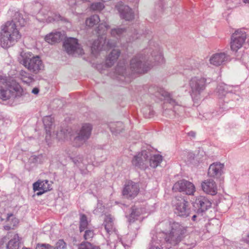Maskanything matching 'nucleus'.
<instances>
[{
  "label": "nucleus",
  "instance_id": "1",
  "mask_svg": "<svg viewBox=\"0 0 249 249\" xmlns=\"http://www.w3.org/2000/svg\"><path fill=\"white\" fill-rule=\"evenodd\" d=\"M154 60L157 63L164 62L162 51L159 46L145 50L135 55L130 60L129 68H126L124 61H120L115 69V73L120 80L130 82V75L141 74L148 71L153 66Z\"/></svg>",
  "mask_w": 249,
  "mask_h": 249
},
{
  "label": "nucleus",
  "instance_id": "2",
  "mask_svg": "<svg viewBox=\"0 0 249 249\" xmlns=\"http://www.w3.org/2000/svg\"><path fill=\"white\" fill-rule=\"evenodd\" d=\"M158 227L161 230L155 237H153L148 249H163V245L169 248L168 244L175 246L179 243L186 232V229L178 222L164 220L159 223Z\"/></svg>",
  "mask_w": 249,
  "mask_h": 249
},
{
  "label": "nucleus",
  "instance_id": "3",
  "mask_svg": "<svg viewBox=\"0 0 249 249\" xmlns=\"http://www.w3.org/2000/svg\"><path fill=\"white\" fill-rule=\"evenodd\" d=\"M26 23L22 16L16 13L12 21L6 22L2 26L0 32L1 46L3 48H8L15 44L21 36L18 27H23Z\"/></svg>",
  "mask_w": 249,
  "mask_h": 249
},
{
  "label": "nucleus",
  "instance_id": "4",
  "mask_svg": "<svg viewBox=\"0 0 249 249\" xmlns=\"http://www.w3.org/2000/svg\"><path fill=\"white\" fill-rule=\"evenodd\" d=\"M0 84L7 87V89H4L0 86V99L3 100L19 97L24 94L21 86L11 77L5 75L0 76Z\"/></svg>",
  "mask_w": 249,
  "mask_h": 249
},
{
  "label": "nucleus",
  "instance_id": "5",
  "mask_svg": "<svg viewBox=\"0 0 249 249\" xmlns=\"http://www.w3.org/2000/svg\"><path fill=\"white\" fill-rule=\"evenodd\" d=\"M20 62L30 71L36 74L44 68V65L40 58L35 56L31 52L22 51L20 53Z\"/></svg>",
  "mask_w": 249,
  "mask_h": 249
},
{
  "label": "nucleus",
  "instance_id": "6",
  "mask_svg": "<svg viewBox=\"0 0 249 249\" xmlns=\"http://www.w3.org/2000/svg\"><path fill=\"white\" fill-rule=\"evenodd\" d=\"M189 86L192 97L197 100L201 92L205 89L206 79L199 76L193 77L189 81Z\"/></svg>",
  "mask_w": 249,
  "mask_h": 249
},
{
  "label": "nucleus",
  "instance_id": "7",
  "mask_svg": "<svg viewBox=\"0 0 249 249\" xmlns=\"http://www.w3.org/2000/svg\"><path fill=\"white\" fill-rule=\"evenodd\" d=\"M247 33L243 29H239L235 31L231 36L230 47L231 50L236 53L241 49L245 42Z\"/></svg>",
  "mask_w": 249,
  "mask_h": 249
},
{
  "label": "nucleus",
  "instance_id": "8",
  "mask_svg": "<svg viewBox=\"0 0 249 249\" xmlns=\"http://www.w3.org/2000/svg\"><path fill=\"white\" fill-rule=\"evenodd\" d=\"M117 44L116 41L107 40L103 36H100L98 39L94 41L91 47V53L96 55L102 50H107L115 47Z\"/></svg>",
  "mask_w": 249,
  "mask_h": 249
},
{
  "label": "nucleus",
  "instance_id": "9",
  "mask_svg": "<svg viewBox=\"0 0 249 249\" xmlns=\"http://www.w3.org/2000/svg\"><path fill=\"white\" fill-rule=\"evenodd\" d=\"M43 122L46 131V140L47 142H48L49 137H55L59 140H64L67 139L66 134L64 131L61 130L60 132L54 134V132L52 134V130H53L55 126L53 125V119L51 116H45L43 119Z\"/></svg>",
  "mask_w": 249,
  "mask_h": 249
},
{
  "label": "nucleus",
  "instance_id": "10",
  "mask_svg": "<svg viewBox=\"0 0 249 249\" xmlns=\"http://www.w3.org/2000/svg\"><path fill=\"white\" fill-rule=\"evenodd\" d=\"M63 47L66 52L69 54L76 56L84 54L83 49L75 38L69 37L66 39L63 43Z\"/></svg>",
  "mask_w": 249,
  "mask_h": 249
},
{
  "label": "nucleus",
  "instance_id": "11",
  "mask_svg": "<svg viewBox=\"0 0 249 249\" xmlns=\"http://www.w3.org/2000/svg\"><path fill=\"white\" fill-rule=\"evenodd\" d=\"M92 129L90 124H83L78 131V135L74 139L73 145L76 147L82 145L90 137Z\"/></svg>",
  "mask_w": 249,
  "mask_h": 249
},
{
  "label": "nucleus",
  "instance_id": "12",
  "mask_svg": "<svg viewBox=\"0 0 249 249\" xmlns=\"http://www.w3.org/2000/svg\"><path fill=\"white\" fill-rule=\"evenodd\" d=\"M189 202L183 198H176L174 200V212L178 215L187 217L190 213Z\"/></svg>",
  "mask_w": 249,
  "mask_h": 249
},
{
  "label": "nucleus",
  "instance_id": "13",
  "mask_svg": "<svg viewBox=\"0 0 249 249\" xmlns=\"http://www.w3.org/2000/svg\"><path fill=\"white\" fill-rule=\"evenodd\" d=\"M19 237L18 234L14 232H8L7 234L0 240V244L3 245L6 243L7 249H19Z\"/></svg>",
  "mask_w": 249,
  "mask_h": 249
},
{
  "label": "nucleus",
  "instance_id": "14",
  "mask_svg": "<svg viewBox=\"0 0 249 249\" xmlns=\"http://www.w3.org/2000/svg\"><path fill=\"white\" fill-rule=\"evenodd\" d=\"M173 190L175 191L183 192L188 195H194L196 192V187L191 182L182 179L175 183Z\"/></svg>",
  "mask_w": 249,
  "mask_h": 249
},
{
  "label": "nucleus",
  "instance_id": "15",
  "mask_svg": "<svg viewBox=\"0 0 249 249\" xmlns=\"http://www.w3.org/2000/svg\"><path fill=\"white\" fill-rule=\"evenodd\" d=\"M111 35L112 37L116 38L117 40L121 39L122 37L126 36L128 37L127 42H131L139 38L136 31L132 33L127 31L124 28H123L112 29L111 31Z\"/></svg>",
  "mask_w": 249,
  "mask_h": 249
},
{
  "label": "nucleus",
  "instance_id": "16",
  "mask_svg": "<svg viewBox=\"0 0 249 249\" xmlns=\"http://www.w3.org/2000/svg\"><path fill=\"white\" fill-rule=\"evenodd\" d=\"M211 200L208 197L203 196L196 197L193 203V206L197 211V213H203L207 211L212 207Z\"/></svg>",
  "mask_w": 249,
  "mask_h": 249
},
{
  "label": "nucleus",
  "instance_id": "17",
  "mask_svg": "<svg viewBox=\"0 0 249 249\" xmlns=\"http://www.w3.org/2000/svg\"><path fill=\"white\" fill-rule=\"evenodd\" d=\"M37 18L40 21L46 22L47 23L63 20V18L60 15L53 13L48 11L45 7L42 8L37 14Z\"/></svg>",
  "mask_w": 249,
  "mask_h": 249
},
{
  "label": "nucleus",
  "instance_id": "18",
  "mask_svg": "<svg viewBox=\"0 0 249 249\" xmlns=\"http://www.w3.org/2000/svg\"><path fill=\"white\" fill-rule=\"evenodd\" d=\"M148 157L147 152L143 151L134 156L132 160V164L138 168L145 169L148 167Z\"/></svg>",
  "mask_w": 249,
  "mask_h": 249
},
{
  "label": "nucleus",
  "instance_id": "19",
  "mask_svg": "<svg viewBox=\"0 0 249 249\" xmlns=\"http://www.w3.org/2000/svg\"><path fill=\"white\" fill-rule=\"evenodd\" d=\"M103 225L107 234L113 238H118L114 223V218L111 215H105Z\"/></svg>",
  "mask_w": 249,
  "mask_h": 249
},
{
  "label": "nucleus",
  "instance_id": "20",
  "mask_svg": "<svg viewBox=\"0 0 249 249\" xmlns=\"http://www.w3.org/2000/svg\"><path fill=\"white\" fill-rule=\"evenodd\" d=\"M139 192L138 185L131 181H128L124 188L123 191V195L127 197L133 198L135 197Z\"/></svg>",
  "mask_w": 249,
  "mask_h": 249
},
{
  "label": "nucleus",
  "instance_id": "21",
  "mask_svg": "<svg viewBox=\"0 0 249 249\" xmlns=\"http://www.w3.org/2000/svg\"><path fill=\"white\" fill-rule=\"evenodd\" d=\"M116 7L122 18L129 21L134 18V13L129 6L124 5L122 2H119Z\"/></svg>",
  "mask_w": 249,
  "mask_h": 249
},
{
  "label": "nucleus",
  "instance_id": "22",
  "mask_svg": "<svg viewBox=\"0 0 249 249\" xmlns=\"http://www.w3.org/2000/svg\"><path fill=\"white\" fill-rule=\"evenodd\" d=\"M51 189L52 183L47 180H38L33 184V190L34 191H39L36 193L37 196H40Z\"/></svg>",
  "mask_w": 249,
  "mask_h": 249
},
{
  "label": "nucleus",
  "instance_id": "23",
  "mask_svg": "<svg viewBox=\"0 0 249 249\" xmlns=\"http://www.w3.org/2000/svg\"><path fill=\"white\" fill-rule=\"evenodd\" d=\"M224 165L219 162L211 164L209 168L208 174L209 177L218 178L223 173Z\"/></svg>",
  "mask_w": 249,
  "mask_h": 249
},
{
  "label": "nucleus",
  "instance_id": "24",
  "mask_svg": "<svg viewBox=\"0 0 249 249\" xmlns=\"http://www.w3.org/2000/svg\"><path fill=\"white\" fill-rule=\"evenodd\" d=\"M202 190L205 193L215 195L217 192V187L215 181L212 179H208L201 183Z\"/></svg>",
  "mask_w": 249,
  "mask_h": 249
},
{
  "label": "nucleus",
  "instance_id": "25",
  "mask_svg": "<svg viewBox=\"0 0 249 249\" xmlns=\"http://www.w3.org/2000/svg\"><path fill=\"white\" fill-rule=\"evenodd\" d=\"M227 60V55L225 53L220 52L213 54L210 58L211 64L218 66L222 65Z\"/></svg>",
  "mask_w": 249,
  "mask_h": 249
},
{
  "label": "nucleus",
  "instance_id": "26",
  "mask_svg": "<svg viewBox=\"0 0 249 249\" xmlns=\"http://www.w3.org/2000/svg\"><path fill=\"white\" fill-rule=\"evenodd\" d=\"M64 32H52L45 36V40L50 44H53L61 40L64 37Z\"/></svg>",
  "mask_w": 249,
  "mask_h": 249
},
{
  "label": "nucleus",
  "instance_id": "27",
  "mask_svg": "<svg viewBox=\"0 0 249 249\" xmlns=\"http://www.w3.org/2000/svg\"><path fill=\"white\" fill-rule=\"evenodd\" d=\"M19 223V220L12 213H8L6 217V225L4 226V230L9 231L17 227Z\"/></svg>",
  "mask_w": 249,
  "mask_h": 249
},
{
  "label": "nucleus",
  "instance_id": "28",
  "mask_svg": "<svg viewBox=\"0 0 249 249\" xmlns=\"http://www.w3.org/2000/svg\"><path fill=\"white\" fill-rule=\"evenodd\" d=\"M234 87L228 85L224 83L219 84L216 90V94L219 98H222L228 92L232 91Z\"/></svg>",
  "mask_w": 249,
  "mask_h": 249
},
{
  "label": "nucleus",
  "instance_id": "29",
  "mask_svg": "<svg viewBox=\"0 0 249 249\" xmlns=\"http://www.w3.org/2000/svg\"><path fill=\"white\" fill-rule=\"evenodd\" d=\"M18 77L24 84L27 85H30L35 81L34 76L24 70L20 71Z\"/></svg>",
  "mask_w": 249,
  "mask_h": 249
},
{
  "label": "nucleus",
  "instance_id": "30",
  "mask_svg": "<svg viewBox=\"0 0 249 249\" xmlns=\"http://www.w3.org/2000/svg\"><path fill=\"white\" fill-rule=\"evenodd\" d=\"M120 54V51L119 50H113L106 59V65L108 67H111L117 60Z\"/></svg>",
  "mask_w": 249,
  "mask_h": 249
},
{
  "label": "nucleus",
  "instance_id": "31",
  "mask_svg": "<svg viewBox=\"0 0 249 249\" xmlns=\"http://www.w3.org/2000/svg\"><path fill=\"white\" fill-rule=\"evenodd\" d=\"M162 160V157L159 154L151 156L148 160V163L152 168L157 167Z\"/></svg>",
  "mask_w": 249,
  "mask_h": 249
},
{
  "label": "nucleus",
  "instance_id": "32",
  "mask_svg": "<svg viewBox=\"0 0 249 249\" xmlns=\"http://www.w3.org/2000/svg\"><path fill=\"white\" fill-rule=\"evenodd\" d=\"M145 213V210L142 208H136L134 207L132 209V212L130 215V220H134L137 219V217Z\"/></svg>",
  "mask_w": 249,
  "mask_h": 249
},
{
  "label": "nucleus",
  "instance_id": "33",
  "mask_svg": "<svg viewBox=\"0 0 249 249\" xmlns=\"http://www.w3.org/2000/svg\"><path fill=\"white\" fill-rule=\"evenodd\" d=\"M110 131L113 133H119L123 128V124L121 122L111 123L109 125Z\"/></svg>",
  "mask_w": 249,
  "mask_h": 249
},
{
  "label": "nucleus",
  "instance_id": "34",
  "mask_svg": "<svg viewBox=\"0 0 249 249\" xmlns=\"http://www.w3.org/2000/svg\"><path fill=\"white\" fill-rule=\"evenodd\" d=\"M162 95L164 97H168L167 99L168 102L172 106L174 107V109L175 112H176L178 109L180 110L183 109V107L180 106H179L177 103V102L173 99L170 98V94L167 92L164 91L162 93Z\"/></svg>",
  "mask_w": 249,
  "mask_h": 249
},
{
  "label": "nucleus",
  "instance_id": "35",
  "mask_svg": "<svg viewBox=\"0 0 249 249\" xmlns=\"http://www.w3.org/2000/svg\"><path fill=\"white\" fill-rule=\"evenodd\" d=\"M89 222L86 215L84 214H81L80 215V226L79 230L80 232L84 231L88 229Z\"/></svg>",
  "mask_w": 249,
  "mask_h": 249
},
{
  "label": "nucleus",
  "instance_id": "36",
  "mask_svg": "<svg viewBox=\"0 0 249 249\" xmlns=\"http://www.w3.org/2000/svg\"><path fill=\"white\" fill-rule=\"evenodd\" d=\"M117 238L118 241H117L116 243H112L110 240V243H108V244L111 247L113 246L114 249H127L128 248V246L124 244L121 239H119V237Z\"/></svg>",
  "mask_w": 249,
  "mask_h": 249
},
{
  "label": "nucleus",
  "instance_id": "37",
  "mask_svg": "<svg viewBox=\"0 0 249 249\" xmlns=\"http://www.w3.org/2000/svg\"><path fill=\"white\" fill-rule=\"evenodd\" d=\"M99 21L100 18L99 16L97 15H94L87 19L86 24L89 27H92L97 24Z\"/></svg>",
  "mask_w": 249,
  "mask_h": 249
},
{
  "label": "nucleus",
  "instance_id": "38",
  "mask_svg": "<svg viewBox=\"0 0 249 249\" xmlns=\"http://www.w3.org/2000/svg\"><path fill=\"white\" fill-rule=\"evenodd\" d=\"M109 28V26L107 22H105L100 24L98 27V34L99 36L104 34Z\"/></svg>",
  "mask_w": 249,
  "mask_h": 249
},
{
  "label": "nucleus",
  "instance_id": "39",
  "mask_svg": "<svg viewBox=\"0 0 249 249\" xmlns=\"http://www.w3.org/2000/svg\"><path fill=\"white\" fill-rule=\"evenodd\" d=\"M104 7V5L100 2L93 3L90 5V9L93 11H101Z\"/></svg>",
  "mask_w": 249,
  "mask_h": 249
},
{
  "label": "nucleus",
  "instance_id": "40",
  "mask_svg": "<svg viewBox=\"0 0 249 249\" xmlns=\"http://www.w3.org/2000/svg\"><path fill=\"white\" fill-rule=\"evenodd\" d=\"M66 243L64 240L60 239L56 242L55 247H53V249H66Z\"/></svg>",
  "mask_w": 249,
  "mask_h": 249
},
{
  "label": "nucleus",
  "instance_id": "41",
  "mask_svg": "<svg viewBox=\"0 0 249 249\" xmlns=\"http://www.w3.org/2000/svg\"><path fill=\"white\" fill-rule=\"evenodd\" d=\"M85 231L84 237L85 240H90L93 237L94 235L93 230H88L87 229Z\"/></svg>",
  "mask_w": 249,
  "mask_h": 249
},
{
  "label": "nucleus",
  "instance_id": "42",
  "mask_svg": "<svg viewBox=\"0 0 249 249\" xmlns=\"http://www.w3.org/2000/svg\"><path fill=\"white\" fill-rule=\"evenodd\" d=\"M78 249H94V247L91 243L85 242L79 245Z\"/></svg>",
  "mask_w": 249,
  "mask_h": 249
},
{
  "label": "nucleus",
  "instance_id": "43",
  "mask_svg": "<svg viewBox=\"0 0 249 249\" xmlns=\"http://www.w3.org/2000/svg\"><path fill=\"white\" fill-rule=\"evenodd\" d=\"M36 249H53V246L48 244H38Z\"/></svg>",
  "mask_w": 249,
  "mask_h": 249
},
{
  "label": "nucleus",
  "instance_id": "44",
  "mask_svg": "<svg viewBox=\"0 0 249 249\" xmlns=\"http://www.w3.org/2000/svg\"><path fill=\"white\" fill-rule=\"evenodd\" d=\"M242 241L246 243L249 246V232L246 235L243 237Z\"/></svg>",
  "mask_w": 249,
  "mask_h": 249
},
{
  "label": "nucleus",
  "instance_id": "45",
  "mask_svg": "<svg viewBox=\"0 0 249 249\" xmlns=\"http://www.w3.org/2000/svg\"><path fill=\"white\" fill-rule=\"evenodd\" d=\"M39 91V89H38V88H34V89H32V92L33 93H34V94H36H36H37L38 93Z\"/></svg>",
  "mask_w": 249,
  "mask_h": 249
},
{
  "label": "nucleus",
  "instance_id": "46",
  "mask_svg": "<svg viewBox=\"0 0 249 249\" xmlns=\"http://www.w3.org/2000/svg\"><path fill=\"white\" fill-rule=\"evenodd\" d=\"M102 212V209L101 208H97L96 209H95L94 211H93V213L94 214H97L98 212Z\"/></svg>",
  "mask_w": 249,
  "mask_h": 249
},
{
  "label": "nucleus",
  "instance_id": "47",
  "mask_svg": "<svg viewBox=\"0 0 249 249\" xmlns=\"http://www.w3.org/2000/svg\"><path fill=\"white\" fill-rule=\"evenodd\" d=\"M196 215H194L192 217V220L193 221H195L196 220Z\"/></svg>",
  "mask_w": 249,
  "mask_h": 249
},
{
  "label": "nucleus",
  "instance_id": "48",
  "mask_svg": "<svg viewBox=\"0 0 249 249\" xmlns=\"http://www.w3.org/2000/svg\"><path fill=\"white\" fill-rule=\"evenodd\" d=\"M243 2L245 3L249 4V0H242Z\"/></svg>",
  "mask_w": 249,
  "mask_h": 249
},
{
  "label": "nucleus",
  "instance_id": "49",
  "mask_svg": "<svg viewBox=\"0 0 249 249\" xmlns=\"http://www.w3.org/2000/svg\"><path fill=\"white\" fill-rule=\"evenodd\" d=\"M189 134H190V135H191V136H195V133H194V132H190L189 133Z\"/></svg>",
  "mask_w": 249,
  "mask_h": 249
},
{
  "label": "nucleus",
  "instance_id": "50",
  "mask_svg": "<svg viewBox=\"0 0 249 249\" xmlns=\"http://www.w3.org/2000/svg\"><path fill=\"white\" fill-rule=\"evenodd\" d=\"M145 117H151V115H149V116H147L146 115H145Z\"/></svg>",
  "mask_w": 249,
  "mask_h": 249
},
{
  "label": "nucleus",
  "instance_id": "51",
  "mask_svg": "<svg viewBox=\"0 0 249 249\" xmlns=\"http://www.w3.org/2000/svg\"><path fill=\"white\" fill-rule=\"evenodd\" d=\"M160 1L161 0H159Z\"/></svg>",
  "mask_w": 249,
  "mask_h": 249
}]
</instances>
